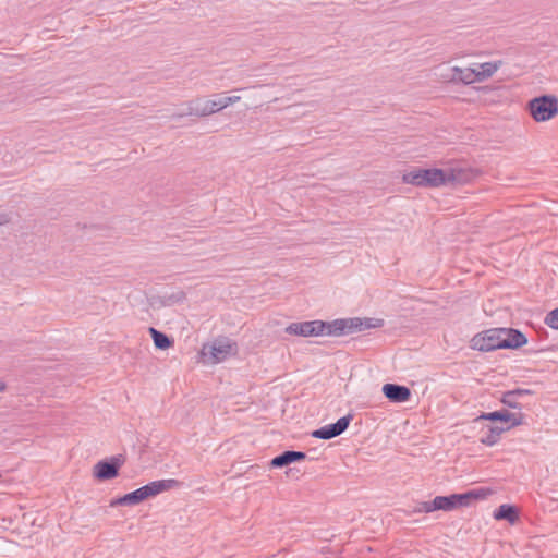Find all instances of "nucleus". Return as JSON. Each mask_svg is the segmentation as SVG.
<instances>
[{"instance_id": "obj_6", "label": "nucleus", "mask_w": 558, "mask_h": 558, "mask_svg": "<svg viewBox=\"0 0 558 558\" xmlns=\"http://www.w3.org/2000/svg\"><path fill=\"white\" fill-rule=\"evenodd\" d=\"M502 329L490 328L474 335L470 341V347L473 350L481 352H490L502 349Z\"/></svg>"}, {"instance_id": "obj_26", "label": "nucleus", "mask_w": 558, "mask_h": 558, "mask_svg": "<svg viewBox=\"0 0 558 558\" xmlns=\"http://www.w3.org/2000/svg\"><path fill=\"white\" fill-rule=\"evenodd\" d=\"M10 221V217L7 214H0V226L8 223Z\"/></svg>"}, {"instance_id": "obj_2", "label": "nucleus", "mask_w": 558, "mask_h": 558, "mask_svg": "<svg viewBox=\"0 0 558 558\" xmlns=\"http://www.w3.org/2000/svg\"><path fill=\"white\" fill-rule=\"evenodd\" d=\"M492 493L488 487H480L464 493L436 496L430 501L418 502L411 513H430L438 510L449 512L458 508L469 507L475 500L486 499Z\"/></svg>"}, {"instance_id": "obj_10", "label": "nucleus", "mask_w": 558, "mask_h": 558, "mask_svg": "<svg viewBox=\"0 0 558 558\" xmlns=\"http://www.w3.org/2000/svg\"><path fill=\"white\" fill-rule=\"evenodd\" d=\"M352 418H353L352 414H347V415L338 418L335 423L327 424L325 426H322V427L313 430L311 433V435L314 438H318V439H323V440L332 439L335 437L340 436L348 429Z\"/></svg>"}, {"instance_id": "obj_14", "label": "nucleus", "mask_w": 558, "mask_h": 558, "mask_svg": "<svg viewBox=\"0 0 558 558\" xmlns=\"http://www.w3.org/2000/svg\"><path fill=\"white\" fill-rule=\"evenodd\" d=\"M306 458L305 452L295 450H286L271 459L270 465L275 469L287 466L291 463L302 461Z\"/></svg>"}, {"instance_id": "obj_23", "label": "nucleus", "mask_w": 558, "mask_h": 558, "mask_svg": "<svg viewBox=\"0 0 558 558\" xmlns=\"http://www.w3.org/2000/svg\"><path fill=\"white\" fill-rule=\"evenodd\" d=\"M544 323L549 328H551L554 330H558V307L549 311L546 314V316L544 318Z\"/></svg>"}, {"instance_id": "obj_1", "label": "nucleus", "mask_w": 558, "mask_h": 558, "mask_svg": "<svg viewBox=\"0 0 558 558\" xmlns=\"http://www.w3.org/2000/svg\"><path fill=\"white\" fill-rule=\"evenodd\" d=\"M384 319L374 317H349L337 318L331 322L307 320L301 323H291L286 332L301 337H341L367 329L380 328L384 326Z\"/></svg>"}, {"instance_id": "obj_27", "label": "nucleus", "mask_w": 558, "mask_h": 558, "mask_svg": "<svg viewBox=\"0 0 558 558\" xmlns=\"http://www.w3.org/2000/svg\"><path fill=\"white\" fill-rule=\"evenodd\" d=\"M5 389V385L0 381V391H3Z\"/></svg>"}, {"instance_id": "obj_18", "label": "nucleus", "mask_w": 558, "mask_h": 558, "mask_svg": "<svg viewBox=\"0 0 558 558\" xmlns=\"http://www.w3.org/2000/svg\"><path fill=\"white\" fill-rule=\"evenodd\" d=\"M150 336L153 338L154 344L159 350H167L172 345V340L165 332H161L154 327L149 328Z\"/></svg>"}, {"instance_id": "obj_15", "label": "nucleus", "mask_w": 558, "mask_h": 558, "mask_svg": "<svg viewBox=\"0 0 558 558\" xmlns=\"http://www.w3.org/2000/svg\"><path fill=\"white\" fill-rule=\"evenodd\" d=\"M495 520H505L513 524L519 519L518 508L510 504L500 505L493 513Z\"/></svg>"}, {"instance_id": "obj_16", "label": "nucleus", "mask_w": 558, "mask_h": 558, "mask_svg": "<svg viewBox=\"0 0 558 558\" xmlns=\"http://www.w3.org/2000/svg\"><path fill=\"white\" fill-rule=\"evenodd\" d=\"M452 71H453V75H452L453 81L461 82L466 85L477 82L476 69H472V68L462 69L459 66H454V68H452Z\"/></svg>"}, {"instance_id": "obj_7", "label": "nucleus", "mask_w": 558, "mask_h": 558, "mask_svg": "<svg viewBox=\"0 0 558 558\" xmlns=\"http://www.w3.org/2000/svg\"><path fill=\"white\" fill-rule=\"evenodd\" d=\"M225 109L222 98L219 95H216V99L204 100V99H195L189 102L187 109L185 112L179 114V117L183 116H196V117H207L213 113H216L220 110Z\"/></svg>"}, {"instance_id": "obj_22", "label": "nucleus", "mask_w": 558, "mask_h": 558, "mask_svg": "<svg viewBox=\"0 0 558 558\" xmlns=\"http://www.w3.org/2000/svg\"><path fill=\"white\" fill-rule=\"evenodd\" d=\"M523 422H524V415L520 411L517 413L509 412V417L506 418V423H508L506 428H508V430H509L512 427L522 425Z\"/></svg>"}, {"instance_id": "obj_24", "label": "nucleus", "mask_w": 558, "mask_h": 558, "mask_svg": "<svg viewBox=\"0 0 558 558\" xmlns=\"http://www.w3.org/2000/svg\"><path fill=\"white\" fill-rule=\"evenodd\" d=\"M221 98H222L225 108H227L228 106H230L232 104L238 102L241 99L240 96H227V97H221Z\"/></svg>"}, {"instance_id": "obj_5", "label": "nucleus", "mask_w": 558, "mask_h": 558, "mask_svg": "<svg viewBox=\"0 0 558 558\" xmlns=\"http://www.w3.org/2000/svg\"><path fill=\"white\" fill-rule=\"evenodd\" d=\"M442 169H416L403 174V182L416 186L439 187L445 186Z\"/></svg>"}, {"instance_id": "obj_13", "label": "nucleus", "mask_w": 558, "mask_h": 558, "mask_svg": "<svg viewBox=\"0 0 558 558\" xmlns=\"http://www.w3.org/2000/svg\"><path fill=\"white\" fill-rule=\"evenodd\" d=\"M384 396L391 402L402 403L410 399L411 390L407 386L398 384H385L383 386Z\"/></svg>"}, {"instance_id": "obj_11", "label": "nucleus", "mask_w": 558, "mask_h": 558, "mask_svg": "<svg viewBox=\"0 0 558 558\" xmlns=\"http://www.w3.org/2000/svg\"><path fill=\"white\" fill-rule=\"evenodd\" d=\"M442 172L445 173V185H462L473 179V172L470 169L459 166L442 169Z\"/></svg>"}, {"instance_id": "obj_3", "label": "nucleus", "mask_w": 558, "mask_h": 558, "mask_svg": "<svg viewBox=\"0 0 558 558\" xmlns=\"http://www.w3.org/2000/svg\"><path fill=\"white\" fill-rule=\"evenodd\" d=\"M181 486V482L174 478L157 480L142 487L111 500L110 506H135L144 500L155 497L166 490Z\"/></svg>"}, {"instance_id": "obj_8", "label": "nucleus", "mask_w": 558, "mask_h": 558, "mask_svg": "<svg viewBox=\"0 0 558 558\" xmlns=\"http://www.w3.org/2000/svg\"><path fill=\"white\" fill-rule=\"evenodd\" d=\"M124 463L121 454L112 456L109 459L98 461L93 470V475L98 481H108L119 475V470Z\"/></svg>"}, {"instance_id": "obj_20", "label": "nucleus", "mask_w": 558, "mask_h": 558, "mask_svg": "<svg viewBox=\"0 0 558 558\" xmlns=\"http://www.w3.org/2000/svg\"><path fill=\"white\" fill-rule=\"evenodd\" d=\"M509 417V411L506 409L497 410L493 412H483L476 418L477 421H492L506 423V418Z\"/></svg>"}, {"instance_id": "obj_21", "label": "nucleus", "mask_w": 558, "mask_h": 558, "mask_svg": "<svg viewBox=\"0 0 558 558\" xmlns=\"http://www.w3.org/2000/svg\"><path fill=\"white\" fill-rule=\"evenodd\" d=\"M521 398L517 397L512 390H508L502 392L500 402L508 408L517 409L521 411L522 404L520 402Z\"/></svg>"}, {"instance_id": "obj_17", "label": "nucleus", "mask_w": 558, "mask_h": 558, "mask_svg": "<svg viewBox=\"0 0 558 558\" xmlns=\"http://www.w3.org/2000/svg\"><path fill=\"white\" fill-rule=\"evenodd\" d=\"M506 430H508L506 427L489 426L487 433L481 438L480 441L487 447H493L499 441L500 435Z\"/></svg>"}, {"instance_id": "obj_19", "label": "nucleus", "mask_w": 558, "mask_h": 558, "mask_svg": "<svg viewBox=\"0 0 558 558\" xmlns=\"http://www.w3.org/2000/svg\"><path fill=\"white\" fill-rule=\"evenodd\" d=\"M500 62H484L476 69L477 82H483L490 77L499 68Z\"/></svg>"}, {"instance_id": "obj_25", "label": "nucleus", "mask_w": 558, "mask_h": 558, "mask_svg": "<svg viewBox=\"0 0 558 558\" xmlns=\"http://www.w3.org/2000/svg\"><path fill=\"white\" fill-rule=\"evenodd\" d=\"M513 393L519 397V398H523L524 396H531L533 395V391L530 390V389H523V388H517V389H512Z\"/></svg>"}, {"instance_id": "obj_12", "label": "nucleus", "mask_w": 558, "mask_h": 558, "mask_svg": "<svg viewBox=\"0 0 558 558\" xmlns=\"http://www.w3.org/2000/svg\"><path fill=\"white\" fill-rule=\"evenodd\" d=\"M502 329V349H519L527 343L526 336L514 328H501Z\"/></svg>"}, {"instance_id": "obj_4", "label": "nucleus", "mask_w": 558, "mask_h": 558, "mask_svg": "<svg viewBox=\"0 0 558 558\" xmlns=\"http://www.w3.org/2000/svg\"><path fill=\"white\" fill-rule=\"evenodd\" d=\"M531 117L536 122H545L558 114V98L554 95L534 97L527 102Z\"/></svg>"}, {"instance_id": "obj_9", "label": "nucleus", "mask_w": 558, "mask_h": 558, "mask_svg": "<svg viewBox=\"0 0 558 558\" xmlns=\"http://www.w3.org/2000/svg\"><path fill=\"white\" fill-rule=\"evenodd\" d=\"M236 353V343L228 338L217 339L210 345L203 348V354L209 355L213 363L223 362Z\"/></svg>"}]
</instances>
